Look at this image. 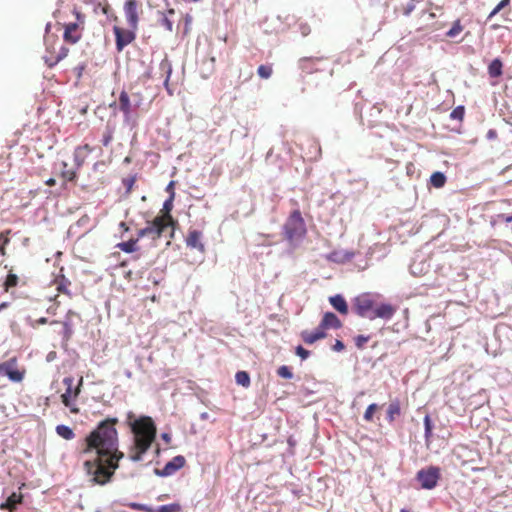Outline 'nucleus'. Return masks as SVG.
<instances>
[{"mask_svg":"<svg viewBox=\"0 0 512 512\" xmlns=\"http://www.w3.org/2000/svg\"><path fill=\"white\" fill-rule=\"evenodd\" d=\"M117 422V418L101 421L79 446L84 469L93 483L103 485L109 482L118 468L119 460L124 457L118 449Z\"/></svg>","mask_w":512,"mask_h":512,"instance_id":"f257e3e1","label":"nucleus"},{"mask_svg":"<svg viewBox=\"0 0 512 512\" xmlns=\"http://www.w3.org/2000/svg\"><path fill=\"white\" fill-rule=\"evenodd\" d=\"M126 423L133 433V449L136 451L129 458L133 462L141 461L143 454L149 450L155 440L156 425L151 417H136L131 411L127 413Z\"/></svg>","mask_w":512,"mask_h":512,"instance_id":"f03ea898","label":"nucleus"},{"mask_svg":"<svg viewBox=\"0 0 512 512\" xmlns=\"http://www.w3.org/2000/svg\"><path fill=\"white\" fill-rule=\"evenodd\" d=\"M353 310L362 318L369 320L380 318L388 321L393 318L396 307L389 303L377 302L376 295L363 293L354 298Z\"/></svg>","mask_w":512,"mask_h":512,"instance_id":"7ed1b4c3","label":"nucleus"},{"mask_svg":"<svg viewBox=\"0 0 512 512\" xmlns=\"http://www.w3.org/2000/svg\"><path fill=\"white\" fill-rule=\"evenodd\" d=\"M306 225L299 210H294L283 225V235L290 246H298L306 235Z\"/></svg>","mask_w":512,"mask_h":512,"instance_id":"20e7f679","label":"nucleus"},{"mask_svg":"<svg viewBox=\"0 0 512 512\" xmlns=\"http://www.w3.org/2000/svg\"><path fill=\"white\" fill-rule=\"evenodd\" d=\"M171 228L170 223L163 217H156L153 221L147 223L145 228L138 231V238L149 237L153 241L165 235L166 231Z\"/></svg>","mask_w":512,"mask_h":512,"instance_id":"39448f33","label":"nucleus"},{"mask_svg":"<svg viewBox=\"0 0 512 512\" xmlns=\"http://www.w3.org/2000/svg\"><path fill=\"white\" fill-rule=\"evenodd\" d=\"M441 477V470L437 466H429L420 469L416 474V480L421 488L426 490L434 489Z\"/></svg>","mask_w":512,"mask_h":512,"instance_id":"423d86ee","label":"nucleus"},{"mask_svg":"<svg viewBox=\"0 0 512 512\" xmlns=\"http://www.w3.org/2000/svg\"><path fill=\"white\" fill-rule=\"evenodd\" d=\"M83 378L81 377L78 382V386L73 390L74 378L69 376L63 379V384L66 386L65 392L61 395L62 403L68 407L71 412H77V409L73 408L74 399L80 393V386L82 385Z\"/></svg>","mask_w":512,"mask_h":512,"instance_id":"0eeeda50","label":"nucleus"},{"mask_svg":"<svg viewBox=\"0 0 512 512\" xmlns=\"http://www.w3.org/2000/svg\"><path fill=\"white\" fill-rule=\"evenodd\" d=\"M73 12L76 16L77 22L68 23L65 25V31H64L63 37L66 42L75 44L81 38V34L77 32V29L79 27V24L84 23V16L76 9H74Z\"/></svg>","mask_w":512,"mask_h":512,"instance_id":"6e6552de","label":"nucleus"},{"mask_svg":"<svg viewBox=\"0 0 512 512\" xmlns=\"http://www.w3.org/2000/svg\"><path fill=\"white\" fill-rule=\"evenodd\" d=\"M186 463L184 456L177 455L165 464L162 469L155 468L154 473L159 477H168L174 475Z\"/></svg>","mask_w":512,"mask_h":512,"instance_id":"1a4fd4ad","label":"nucleus"},{"mask_svg":"<svg viewBox=\"0 0 512 512\" xmlns=\"http://www.w3.org/2000/svg\"><path fill=\"white\" fill-rule=\"evenodd\" d=\"M0 375L7 376L13 382H20L24 378V373L17 369L16 358L0 363Z\"/></svg>","mask_w":512,"mask_h":512,"instance_id":"9d476101","label":"nucleus"},{"mask_svg":"<svg viewBox=\"0 0 512 512\" xmlns=\"http://www.w3.org/2000/svg\"><path fill=\"white\" fill-rule=\"evenodd\" d=\"M113 31L116 38V49L118 52H121L124 47L135 39V33L133 31L124 30L117 26H114Z\"/></svg>","mask_w":512,"mask_h":512,"instance_id":"9b49d317","label":"nucleus"},{"mask_svg":"<svg viewBox=\"0 0 512 512\" xmlns=\"http://www.w3.org/2000/svg\"><path fill=\"white\" fill-rule=\"evenodd\" d=\"M138 4L136 0H127L124 4V14L130 28L136 30L138 27Z\"/></svg>","mask_w":512,"mask_h":512,"instance_id":"f8f14e48","label":"nucleus"},{"mask_svg":"<svg viewBox=\"0 0 512 512\" xmlns=\"http://www.w3.org/2000/svg\"><path fill=\"white\" fill-rule=\"evenodd\" d=\"M159 70L161 74L164 76V87L167 90V92L172 95L173 91L170 89L169 81L172 74V64L170 60L168 59L167 55L161 60L159 64Z\"/></svg>","mask_w":512,"mask_h":512,"instance_id":"ddd939ff","label":"nucleus"},{"mask_svg":"<svg viewBox=\"0 0 512 512\" xmlns=\"http://www.w3.org/2000/svg\"><path fill=\"white\" fill-rule=\"evenodd\" d=\"M322 60L319 57H305L299 60V68L308 74L316 72L319 70L317 64Z\"/></svg>","mask_w":512,"mask_h":512,"instance_id":"4468645a","label":"nucleus"},{"mask_svg":"<svg viewBox=\"0 0 512 512\" xmlns=\"http://www.w3.org/2000/svg\"><path fill=\"white\" fill-rule=\"evenodd\" d=\"M202 233L198 230H191L186 238V244L190 248L198 249L203 252L204 244L201 242Z\"/></svg>","mask_w":512,"mask_h":512,"instance_id":"2eb2a0df","label":"nucleus"},{"mask_svg":"<svg viewBox=\"0 0 512 512\" xmlns=\"http://www.w3.org/2000/svg\"><path fill=\"white\" fill-rule=\"evenodd\" d=\"M73 316L79 317V315L76 312L69 310L66 313L64 321H63L62 335H63V340H65V341H68L72 337L73 332H74L73 331V323H72Z\"/></svg>","mask_w":512,"mask_h":512,"instance_id":"dca6fc26","label":"nucleus"},{"mask_svg":"<svg viewBox=\"0 0 512 512\" xmlns=\"http://www.w3.org/2000/svg\"><path fill=\"white\" fill-rule=\"evenodd\" d=\"M321 321L322 327H327V329H340L342 327L341 320L333 312L324 313Z\"/></svg>","mask_w":512,"mask_h":512,"instance_id":"f3484780","label":"nucleus"},{"mask_svg":"<svg viewBox=\"0 0 512 512\" xmlns=\"http://www.w3.org/2000/svg\"><path fill=\"white\" fill-rule=\"evenodd\" d=\"M329 302L332 305V307L340 314L346 315L348 313V304L341 294L331 296L329 298Z\"/></svg>","mask_w":512,"mask_h":512,"instance_id":"a211bd4d","label":"nucleus"},{"mask_svg":"<svg viewBox=\"0 0 512 512\" xmlns=\"http://www.w3.org/2000/svg\"><path fill=\"white\" fill-rule=\"evenodd\" d=\"M91 152L89 145L78 146L74 151V163L76 169H79L85 162V159Z\"/></svg>","mask_w":512,"mask_h":512,"instance_id":"6ab92c4d","label":"nucleus"},{"mask_svg":"<svg viewBox=\"0 0 512 512\" xmlns=\"http://www.w3.org/2000/svg\"><path fill=\"white\" fill-rule=\"evenodd\" d=\"M119 108L124 114L125 121H129L132 104L127 92L122 91L119 95Z\"/></svg>","mask_w":512,"mask_h":512,"instance_id":"aec40b11","label":"nucleus"},{"mask_svg":"<svg viewBox=\"0 0 512 512\" xmlns=\"http://www.w3.org/2000/svg\"><path fill=\"white\" fill-rule=\"evenodd\" d=\"M22 502V495L17 493H12L3 503L0 505V509H7L13 511L17 505Z\"/></svg>","mask_w":512,"mask_h":512,"instance_id":"412c9836","label":"nucleus"},{"mask_svg":"<svg viewBox=\"0 0 512 512\" xmlns=\"http://www.w3.org/2000/svg\"><path fill=\"white\" fill-rule=\"evenodd\" d=\"M401 407L398 399L391 401L387 408V420L392 423L394 420L400 416Z\"/></svg>","mask_w":512,"mask_h":512,"instance_id":"4be33fe9","label":"nucleus"},{"mask_svg":"<svg viewBox=\"0 0 512 512\" xmlns=\"http://www.w3.org/2000/svg\"><path fill=\"white\" fill-rule=\"evenodd\" d=\"M300 336L306 344L311 345L320 339H324L327 336V334L315 333L314 331L310 332L308 330H304L301 332Z\"/></svg>","mask_w":512,"mask_h":512,"instance_id":"5701e85b","label":"nucleus"},{"mask_svg":"<svg viewBox=\"0 0 512 512\" xmlns=\"http://www.w3.org/2000/svg\"><path fill=\"white\" fill-rule=\"evenodd\" d=\"M174 197H175V192H171V194L169 195V197L164 201L163 203V211H164V215L162 216L167 222L170 223V226H172V222H173V219H172V216L170 214V211L172 210L173 208V200H174Z\"/></svg>","mask_w":512,"mask_h":512,"instance_id":"b1692460","label":"nucleus"},{"mask_svg":"<svg viewBox=\"0 0 512 512\" xmlns=\"http://www.w3.org/2000/svg\"><path fill=\"white\" fill-rule=\"evenodd\" d=\"M503 64L499 58H495L488 66V74L492 78H497L502 75Z\"/></svg>","mask_w":512,"mask_h":512,"instance_id":"393cba45","label":"nucleus"},{"mask_svg":"<svg viewBox=\"0 0 512 512\" xmlns=\"http://www.w3.org/2000/svg\"><path fill=\"white\" fill-rule=\"evenodd\" d=\"M56 433L65 440H71L75 437L74 431L64 424L56 426Z\"/></svg>","mask_w":512,"mask_h":512,"instance_id":"a878e982","label":"nucleus"},{"mask_svg":"<svg viewBox=\"0 0 512 512\" xmlns=\"http://www.w3.org/2000/svg\"><path fill=\"white\" fill-rule=\"evenodd\" d=\"M430 182L435 188H441L446 183V176L442 172H434L430 177Z\"/></svg>","mask_w":512,"mask_h":512,"instance_id":"bb28decb","label":"nucleus"},{"mask_svg":"<svg viewBox=\"0 0 512 512\" xmlns=\"http://www.w3.org/2000/svg\"><path fill=\"white\" fill-rule=\"evenodd\" d=\"M428 267H429V265L423 261H420V262L413 261L410 265V272H411V274H413L415 276L421 275L426 272Z\"/></svg>","mask_w":512,"mask_h":512,"instance_id":"cd10ccee","label":"nucleus"},{"mask_svg":"<svg viewBox=\"0 0 512 512\" xmlns=\"http://www.w3.org/2000/svg\"><path fill=\"white\" fill-rule=\"evenodd\" d=\"M139 238L137 239H130L128 241H125V242H121L119 243L117 246L124 252L126 253H132L134 251H136L137 249V241H138Z\"/></svg>","mask_w":512,"mask_h":512,"instance_id":"c85d7f7f","label":"nucleus"},{"mask_svg":"<svg viewBox=\"0 0 512 512\" xmlns=\"http://www.w3.org/2000/svg\"><path fill=\"white\" fill-rule=\"evenodd\" d=\"M235 381L238 385L247 388L250 385V376L246 371H238L235 375Z\"/></svg>","mask_w":512,"mask_h":512,"instance_id":"c756f323","label":"nucleus"},{"mask_svg":"<svg viewBox=\"0 0 512 512\" xmlns=\"http://www.w3.org/2000/svg\"><path fill=\"white\" fill-rule=\"evenodd\" d=\"M181 506L178 503H170L153 508L152 512H180Z\"/></svg>","mask_w":512,"mask_h":512,"instance_id":"7c9ffc66","label":"nucleus"},{"mask_svg":"<svg viewBox=\"0 0 512 512\" xmlns=\"http://www.w3.org/2000/svg\"><path fill=\"white\" fill-rule=\"evenodd\" d=\"M159 19L158 22L161 26L165 27L166 30L171 32L173 30V22L167 17V15L163 12H158Z\"/></svg>","mask_w":512,"mask_h":512,"instance_id":"2f4dec72","label":"nucleus"},{"mask_svg":"<svg viewBox=\"0 0 512 512\" xmlns=\"http://www.w3.org/2000/svg\"><path fill=\"white\" fill-rule=\"evenodd\" d=\"M463 30V26L460 23V20H456L452 27L446 32V36L449 38L456 37Z\"/></svg>","mask_w":512,"mask_h":512,"instance_id":"473e14b6","label":"nucleus"},{"mask_svg":"<svg viewBox=\"0 0 512 512\" xmlns=\"http://www.w3.org/2000/svg\"><path fill=\"white\" fill-rule=\"evenodd\" d=\"M465 115V108L462 105L455 107L450 113V118L461 121Z\"/></svg>","mask_w":512,"mask_h":512,"instance_id":"72a5a7b5","label":"nucleus"},{"mask_svg":"<svg viewBox=\"0 0 512 512\" xmlns=\"http://www.w3.org/2000/svg\"><path fill=\"white\" fill-rule=\"evenodd\" d=\"M378 408H379V406H378L376 403H372V404H370V405L367 407V409H366V411H365V413H364V415H363V419H364L366 422H371V421H373V415H374L375 411H376Z\"/></svg>","mask_w":512,"mask_h":512,"instance_id":"f704fd0d","label":"nucleus"},{"mask_svg":"<svg viewBox=\"0 0 512 512\" xmlns=\"http://www.w3.org/2000/svg\"><path fill=\"white\" fill-rule=\"evenodd\" d=\"M277 375L281 378L292 379L293 373L289 366L282 365L277 369Z\"/></svg>","mask_w":512,"mask_h":512,"instance_id":"c9c22d12","label":"nucleus"},{"mask_svg":"<svg viewBox=\"0 0 512 512\" xmlns=\"http://www.w3.org/2000/svg\"><path fill=\"white\" fill-rule=\"evenodd\" d=\"M433 424L429 415L424 417V436L428 440L432 436Z\"/></svg>","mask_w":512,"mask_h":512,"instance_id":"e433bc0d","label":"nucleus"},{"mask_svg":"<svg viewBox=\"0 0 512 512\" xmlns=\"http://www.w3.org/2000/svg\"><path fill=\"white\" fill-rule=\"evenodd\" d=\"M258 75L263 79H268L272 75V67L269 65H260L257 69Z\"/></svg>","mask_w":512,"mask_h":512,"instance_id":"4c0bfd02","label":"nucleus"},{"mask_svg":"<svg viewBox=\"0 0 512 512\" xmlns=\"http://www.w3.org/2000/svg\"><path fill=\"white\" fill-rule=\"evenodd\" d=\"M128 507H130L133 510L142 511V512H152L153 511L152 507H150V506H148L146 504L137 503V502L129 503Z\"/></svg>","mask_w":512,"mask_h":512,"instance_id":"58836bf2","label":"nucleus"},{"mask_svg":"<svg viewBox=\"0 0 512 512\" xmlns=\"http://www.w3.org/2000/svg\"><path fill=\"white\" fill-rule=\"evenodd\" d=\"M113 139V129L110 128L109 126L106 127L104 133H103V137H102V145L107 147L111 141Z\"/></svg>","mask_w":512,"mask_h":512,"instance_id":"ea45409f","label":"nucleus"},{"mask_svg":"<svg viewBox=\"0 0 512 512\" xmlns=\"http://www.w3.org/2000/svg\"><path fill=\"white\" fill-rule=\"evenodd\" d=\"M18 284V277L15 274H8L5 282H4V289L5 291H8L9 288L14 287Z\"/></svg>","mask_w":512,"mask_h":512,"instance_id":"a19ab883","label":"nucleus"},{"mask_svg":"<svg viewBox=\"0 0 512 512\" xmlns=\"http://www.w3.org/2000/svg\"><path fill=\"white\" fill-rule=\"evenodd\" d=\"M422 0H409L403 7V13L406 16H409L415 9L417 3H420Z\"/></svg>","mask_w":512,"mask_h":512,"instance_id":"79ce46f5","label":"nucleus"},{"mask_svg":"<svg viewBox=\"0 0 512 512\" xmlns=\"http://www.w3.org/2000/svg\"><path fill=\"white\" fill-rule=\"evenodd\" d=\"M511 0H501L497 6L490 12L488 19L493 18L497 13H499L503 8L510 4Z\"/></svg>","mask_w":512,"mask_h":512,"instance_id":"37998d69","label":"nucleus"},{"mask_svg":"<svg viewBox=\"0 0 512 512\" xmlns=\"http://www.w3.org/2000/svg\"><path fill=\"white\" fill-rule=\"evenodd\" d=\"M370 340L369 335H358L354 338L355 345L358 349H363L365 344Z\"/></svg>","mask_w":512,"mask_h":512,"instance_id":"c03bdc74","label":"nucleus"},{"mask_svg":"<svg viewBox=\"0 0 512 512\" xmlns=\"http://www.w3.org/2000/svg\"><path fill=\"white\" fill-rule=\"evenodd\" d=\"M295 354L302 360H306L310 356V351L305 349L303 346L298 345L295 347Z\"/></svg>","mask_w":512,"mask_h":512,"instance_id":"a18cd8bd","label":"nucleus"},{"mask_svg":"<svg viewBox=\"0 0 512 512\" xmlns=\"http://www.w3.org/2000/svg\"><path fill=\"white\" fill-rule=\"evenodd\" d=\"M62 177L67 181H75L77 174L75 170H63Z\"/></svg>","mask_w":512,"mask_h":512,"instance_id":"49530a36","label":"nucleus"},{"mask_svg":"<svg viewBox=\"0 0 512 512\" xmlns=\"http://www.w3.org/2000/svg\"><path fill=\"white\" fill-rule=\"evenodd\" d=\"M500 221H503L505 223L512 222V215L510 214H498L495 218V220L492 222V224H496Z\"/></svg>","mask_w":512,"mask_h":512,"instance_id":"de8ad7c7","label":"nucleus"},{"mask_svg":"<svg viewBox=\"0 0 512 512\" xmlns=\"http://www.w3.org/2000/svg\"><path fill=\"white\" fill-rule=\"evenodd\" d=\"M67 285H70V282L63 277L57 284V290L62 293H68Z\"/></svg>","mask_w":512,"mask_h":512,"instance_id":"09e8293b","label":"nucleus"},{"mask_svg":"<svg viewBox=\"0 0 512 512\" xmlns=\"http://www.w3.org/2000/svg\"><path fill=\"white\" fill-rule=\"evenodd\" d=\"M299 31H300L302 36H307L308 34H310L311 29H310V26L308 24L301 23L299 25Z\"/></svg>","mask_w":512,"mask_h":512,"instance_id":"8fccbe9b","label":"nucleus"},{"mask_svg":"<svg viewBox=\"0 0 512 512\" xmlns=\"http://www.w3.org/2000/svg\"><path fill=\"white\" fill-rule=\"evenodd\" d=\"M344 348V343L340 340H336L335 344L332 347V349L336 352H341L342 350H344Z\"/></svg>","mask_w":512,"mask_h":512,"instance_id":"3c124183","label":"nucleus"},{"mask_svg":"<svg viewBox=\"0 0 512 512\" xmlns=\"http://www.w3.org/2000/svg\"><path fill=\"white\" fill-rule=\"evenodd\" d=\"M135 182V178L134 177H129V178H125L123 180V184L128 188V189H131V187L133 186Z\"/></svg>","mask_w":512,"mask_h":512,"instance_id":"603ef678","label":"nucleus"},{"mask_svg":"<svg viewBox=\"0 0 512 512\" xmlns=\"http://www.w3.org/2000/svg\"><path fill=\"white\" fill-rule=\"evenodd\" d=\"M325 330H327V327H322V321L318 325V327L314 330L315 333H321L326 334Z\"/></svg>","mask_w":512,"mask_h":512,"instance_id":"864d4df0","label":"nucleus"},{"mask_svg":"<svg viewBox=\"0 0 512 512\" xmlns=\"http://www.w3.org/2000/svg\"><path fill=\"white\" fill-rule=\"evenodd\" d=\"M66 56V51L60 52V54L57 56V59L54 63H49L48 65L52 67L54 64L59 62L61 59H63Z\"/></svg>","mask_w":512,"mask_h":512,"instance_id":"5fc2aeb1","label":"nucleus"},{"mask_svg":"<svg viewBox=\"0 0 512 512\" xmlns=\"http://www.w3.org/2000/svg\"><path fill=\"white\" fill-rule=\"evenodd\" d=\"M174 184V181H170L166 187V191L169 193V195L171 194V192H174Z\"/></svg>","mask_w":512,"mask_h":512,"instance_id":"6e6d98bb","label":"nucleus"},{"mask_svg":"<svg viewBox=\"0 0 512 512\" xmlns=\"http://www.w3.org/2000/svg\"><path fill=\"white\" fill-rule=\"evenodd\" d=\"M497 136V133L495 130H489L488 133H487V138L488 139H494L495 137Z\"/></svg>","mask_w":512,"mask_h":512,"instance_id":"4d7b16f0","label":"nucleus"},{"mask_svg":"<svg viewBox=\"0 0 512 512\" xmlns=\"http://www.w3.org/2000/svg\"><path fill=\"white\" fill-rule=\"evenodd\" d=\"M161 437L166 442H169L171 440V436L168 433H162Z\"/></svg>","mask_w":512,"mask_h":512,"instance_id":"13d9d810","label":"nucleus"},{"mask_svg":"<svg viewBox=\"0 0 512 512\" xmlns=\"http://www.w3.org/2000/svg\"><path fill=\"white\" fill-rule=\"evenodd\" d=\"M8 306H9V303H7V302L1 303L0 304V311L3 310V309H6Z\"/></svg>","mask_w":512,"mask_h":512,"instance_id":"bf43d9fd","label":"nucleus"},{"mask_svg":"<svg viewBox=\"0 0 512 512\" xmlns=\"http://www.w3.org/2000/svg\"><path fill=\"white\" fill-rule=\"evenodd\" d=\"M47 322H48V320H47V318H45V317H42V318H40V319L38 320V323H39V324H46Z\"/></svg>","mask_w":512,"mask_h":512,"instance_id":"052dcab7","label":"nucleus"},{"mask_svg":"<svg viewBox=\"0 0 512 512\" xmlns=\"http://www.w3.org/2000/svg\"><path fill=\"white\" fill-rule=\"evenodd\" d=\"M48 185L52 186L55 184V180L50 178L47 182H46Z\"/></svg>","mask_w":512,"mask_h":512,"instance_id":"680f3d73","label":"nucleus"},{"mask_svg":"<svg viewBox=\"0 0 512 512\" xmlns=\"http://www.w3.org/2000/svg\"><path fill=\"white\" fill-rule=\"evenodd\" d=\"M183 1L186 3H197V2H200L201 0H183Z\"/></svg>","mask_w":512,"mask_h":512,"instance_id":"e2e57ef3","label":"nucleus"},{"mask_svg":"<svg viewBox=\"0 0 512 512\" xmlns=\"http://www.w3.org/2000/svg\"><path fill=\"white\" fill-rule=\"evenodd\" d=\"M208 417V414L206 412L202 413L201 414V418L202 419H206Z\"/></svg>","mask_w":512,"mask_h":512,"instance_id":"0e129e2a","label":"nucleus"},{"mask_svg":"<svg viewBox=\"0 0 512 512\" xmlns=\"http://www.w3.org/2000/svg\"><path fill=\"white\" fill-rule=\"evenodd\" d=\"M50 28H51V23H47L46 28H45L46 32H48L50 30Z\"/></svg>","mask_w":512,"mask_h":512,"instance_id":"69168bd1","label":"nucleus"},{"mask_svg":"<svg viewBox=\"0 0 512 512\" xmlns=\"http://www.w3.org/2000/svg\"><path fill=\"white\" fill-rule=\"evenodd\" d=\"M174 13H175V12H174V9H169V10H168V14L173 15Z\"/></svg>","mask_w":512,"mask_h":512,"instance_id":"338daca9","label":"nucleus"},{"mask_svg":"<svg viewBox=\"0 0 512 512\" xmlns=\"http://www.w3.org/2000/svg\"><path fill=\"white\" fill-rule=\"evenodd\" d=\"M400 512H411L409 509L403 508Z\"/></svg>","mask_w":512,"mask_h":512,"instance_id":"774afa93","label":"nucleus"}]
</instances>
